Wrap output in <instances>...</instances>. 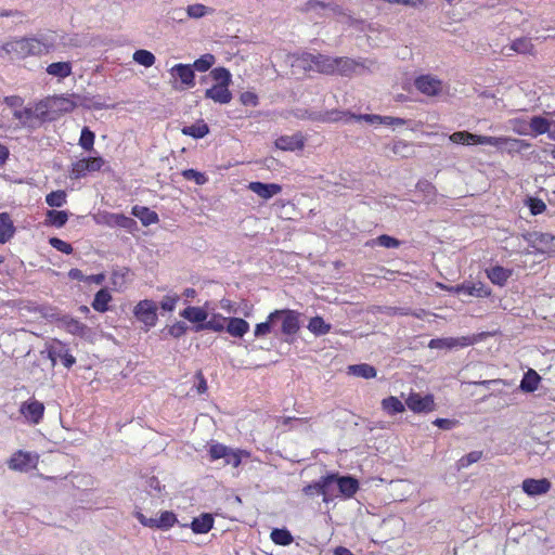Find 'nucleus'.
Instances as JSON below:
<instances>
[{
  "label": "nucleus",
  "mask_w": 555,
  "mask_h": 555,
  "mask_svg": "<svg viewBox=\"0 0 555 555\" xmlns=\"http://www.w3.org/2000/svg\"><path fill=\"white\" fill-rule=\"evenodd\" d=\"M214 525V517L211 514L204 513L198 517L193 518L191 529L194 533H207Z\"/></svg>",
  "instance_id": "bb28decb"
},
{
  "label": "nucleus",
  "mask_w": 555,
  "mask_h": 555,
  "mask_svg": "<svg viewBox=\"0 0 555 555\" xmlns=\"http://www.w3.org/2000/svg\"><path fill=\"white\" fill-rule=\"evenodd\" d=\"M177 521V517L172 512L165 511L162 513L160 517L157 518V529L167 530Z\"/></svg>",
  "instance_id": "5fc2aeb1"
},
{
  "label": "nucleus",
  "mask_w": 555,
  "mask_h": 555,
  "mask_svg": "<svg viewBox=\"0 0 555 555\" xmlns=\"http://www.w3.org/2000/svg\"><path fill=\"white\" fill-rule=\"evenodd\" d=\"M60 326L68 333L81 338L88 337L91 333L90 327L68 314H64V317L60 319Z\"/></svg>",
  "instance_id": "4468645a"
},
{
  "label": "nucleus",
  "mask_w": 555,
  "mask_h": 555,
  "mask_svg": "<svg viewBox=\"0 0 555 555\" xmlns=\"http://www.w3.org/2000/svg\"><path fill=\"white\" fill-rule=\"evenodd\" d=\"M541 376L532 369H529L520 380L519 388L524 392H533L537 390Z\"/></svg>",
  "instance_id": "c85d7f7f"
},
{
  "label": "nucleus",
  "mask_w": 555,
  "mask_h": 555,
  "mask_svg": "<svg viewBox=\"0 0 555 555\" xmlns=\"http://www.w3.org/2000/svg\"><path fill=\"white\" fill-rule=\"evenodd\" d=\"M49 244L56 250L66 255H70L74 250L70 244L59 237H50Z\"/></svg>",
  "instance_id": "0e129e2a"
},
{
  "label": "nucleus",
  "mask_w": 555,
  "mask_h": 555,
  "mask_svg": "<svg viewBox=\"0 0 555 555\" xmlns=\"http://www.w3.org/2000/svg\"><path fill=\"white\" fill-rule=\"evenodd\" d=\"M210 76L215 81H217V85H224L230 86L232 79H231V73L225 67H216L210 72Z\"/></svg>",
  "instance_id": "3c124183"
},
{
  "label": "nucleus",
  "mask_w": 555,
  "mask_h": 555,
  "mask_svg": "<svg viewBox=\"0 0 555 555\" xmlns=\"http://www.w3.org/2000/svg\"><path fill=\"white\" fill-rule=\"evenodd\" d=\"M7 52H14L21 57L29 56V41L28 38H21L18 40L7 43L4 47Z\"/></svg>",
  "instance_id": "e433bc0d"
},
{
  "label": "nucleus",
  "mask_w": 555,
  "mask_h": 555,
  "mask_svg": "<svg viewBox=\"0 0 555 555\" xmlns=\"http://www.w3.org/2000/svg\"><path fill=\"white\" fill-rule=\"evenodd\" d=\"M104 165V159L100 156L98 157H86L79 159L75 164L69 171V177L72 179H80L86 177L89 172H94L101 170Z\"/></svg>",
  "instance_id": "423d86ee"
},
{
  "label": "nucleus",
  "mask_w": 555,
  "mask_h": 555,
  "mask_svg": "<svg viewBox=\"0 0 555 555\" xmlns=\"http://www.w3.org/2000/svg\"><path fill=\"white\" fill-rule=\"evenodd\" d=\"M181 132L194 139H202L209 133V127L203 119H199L191 126H184Z\"/></svg>",
  "instance_id": "c756f323"
},
{
  "label": "nucleus",
  "mask_w": 555,
  "mask_h": 555,
  "mask_svg": "<svg viewBox=\"0 0 555 555\" xmlns=\"http://www.w3.org/2000/svg\"><path fill=\"white\" fill-rule=\"evenodd\" d=\"M271 540L282 546L289 545L293 542V535L286 528H274L271 531Z\"/></svg>",
  "instance_id": "a19ab883"
},
{
  "label": "nucleus",
  "mask_w": 555,
  "mask_h": 555,
  "mask_svg": "<svg viewBox=\"0 0 555 555\" xmlns=\"http://www.w3.org/2000/svg\"><path fill=\"white\" fill-rule=\"evenodd\" d=\"M530 146H531V144L526 140L504 137L503 146L501 149L506 150L507 153H509V154H514V153H520L521 151H526Z\"/></svg>",
  "instance_id": "f704fd0d"
},
{
  "label": "nucleus",
  "mask_w": 555,
  "mask_h": 555,
  "mask_svg": "<svg viewBox=\"0 0 555 555\" xmlns=\"http://www.w3.org/2000/svg\"><path fill=\"white\" fill-rule=\"evenodd\" d=\"M551 120L546 119L543 116H533L530 119V128L534 132V134H544L547 133L551 126Z\"/></svg>",
  "instance_id": "c03bdc74"
},
{
  "label": "nucleus",
  "mask_w": 555,
  "mask_h": 555,
  "mask_svg": "<svg viewBox=\"0 0 555 555\" xmlns=\"http://www.w3.org/2000/svg\"><path fill=\"white\" fill-rule=\"evenodd\" d=\"M94 139H95L94 132L91 131L89 129V127H83L81 130V133H80V138H79V145L85 151H91V150H93Z\"/></svg>",
  "instance_id": "603ef678"
},
{
  "label": "nucleus",
  "mask_w": 555,
  "mask_h": 555,
  "mask_svg": "<svg viewBox=\"0 0 555 555\" xmlns=\"http://www.w3.org/2000/svg\"><path fill=\"white\" fill-rule=\"evenodd\" d=\"M470 344L467 337L460 338H434L429 341L428 347L430 349H452L455 347H466Z\"/></svg>",
  "instance_id": "aec40b11"
},
{
  "label": "nucleus",
  "mask_w": 555,
  "mask_h": 555,
  "mask_svg": "<svg viewBox=\"0 0 555 555\" xmlns=\"http://www.w3.org/2000/svg\"><path fill=\"white\" fill-rule=\"evenodd\" d=\"M524 238L539 253H555V236L550 233L528 232L524 235Z\"/></svg>",
  "instance_id": "20e7f679"
},
{
  "label": "nucleus",
  "mask_w": 555,
  "mask_h": 555,
  "mask_svg": "<svg viewBox=\"0 0 555 555\" xmlns=\"http://www.w3.org/2000/svg\"><path fill=\"white\" fill-rule=\"evenodd\" d=\"M347 373L365 379L376 377V369L367 363L352 364L347 367Z\"/></svg>",
  "instance_id": "cd10ccee"
},
{
  "label": "nucleus",
  "mask_w": 555,
  "mask_h": 555,
  "mask_svg": "<svg viewBox=\"0 0 555 555\" xmlns=\"http://www.w3.org/2000/svg\"><path fill=\"white\" fill-rule=\"evenodd\" d=\"M29 56L30 55H44L54 50L55 41L54 38L48 35H40L37 37H29Z\"/></svg>",
  "instance_id": "9d476101"
},
{
  "label": "nucleus",
  "mask_w": 555,
  "mask_h": 555,
  "mask_svg": "<svg viewBox=\"0 0 555 555\" xmlns=\"http://www.w3.org/2000/svg\"><path fill=\"white\" fill-rule=\"evenodd\" d=\"M532 49L533 44L531 43V40L527 37L515 39L509 47V50L519 54L531 53Z\"/></svg>",
  "instance_id": "a18cd8bd"
},
{
  "label": "nucleus",
  "mask_w": 555,
  "mask_h": 555,
  "mask_svg": "<svg viewBox=\"0 0 555 555\" xmlns=\"http://www.w3.org/2000/svg\"><path fill=\"white\" fill-rule=\"evenodd\" d=\"M112 300V295L107 288H101L94 295V299L91 304L92 308L98 312H106L108 310V302Z\"/></svg>",
  "instance_id": "473e14b6"
},
{
  "label": "nucleus",
  "mask_w": 555,
  "mask_h": 555,
  "mask_svg": "<svg viewBox=\"0 0 555 555\" xmlns=\"http://www.w3.org/2000/svg\"><path fill=\"white\" fill-rule=\"evenodd\" d=\"M133 313L147 328L153 327L157 321V305L150 299L141 300L135 305Z\"/></svg>",
  "instance_id": "39448f33"
},
{
  "label": "nucleus",
  "mask_w": 555,
  "mask_h": 555,
  "mask_svg": "<svg viewBox=\"0 0 555 555\" xmlns=\"http://www.w3.org/2000/svg\"><path fill=\"white\" fill-rule=\"evenodd\" d=\"M331 324L326 323L323 318L317 315L310 319L308 330L315 336H322L331 331Z\"/></svg>",
  "instance_id": "58836bf2"
},
{
  "label": "nucleus",
  "mask_w": 555,
  "mask_h": 555,
  "mask_svg": "<svg viewBox=\"0 0 555 555\" xmlns=\"http://www.w3.org/2000/svg\"><path fill=\"white\" fill-rule=\"evenodd\" d=\"M527 205L533 216L540 215L546 209L545 203L537 197H529Z\"/></svg>",
  "instance_id": "69168bd1"
},
{
  "label": "nucleus",
  "mask_w": 555,
  "mask_h": 555,
  "mask_svg": "<svg viewBox=\"0 0 555 555\" xmlns=\"http://www.w3.org/2000/svg\"><path fill=\"white\" fill-rule=\"evenodd\" d=\"M47 73L59 79H64L72 75L70 62H54L48 65Z\"/></svg>",
  "instance_id": "7c9ffc66"
},
{
  "label": "nucleus",
  "mask_w": 555,
  "mask_h": 555,
  "mask_svg": "<svg viewBox=\"0 0 555 555\" xmlns=\"http://www.w3.org/2000/svg\"><path fill=\"white\" fill-rule=\"evenodd\" d=\"M416 89L426 95H437L442 89V82L430 75H423L415 79Z\"/></svg>",
  "instance_id": "f8f14e48"
},
{
  "label": "nucleus",
  "mask_w": 555,
  "mask_h": 555,
  "mask_svg": "<svg viewBox=\"0 0 555 555\" xmlns=\"http://www.w3.org/2000/svg\"><path fill=\"white\" fill-rule=\"evenodd\" d=\"M348 119L347 121L349 120H354V121H365L367 124H372V125H375V124H379L380 125V121H382V116L380 115H375V114H353V113H348Z\"/></svg>",
  "instance_id": "6e6d98bb"
},
{
  "label": "nucleus",
  "mask_w": 555,
  "mask_h": 555,
  "mask_svg": "<svg viewBox=\"0 0 555 555\" xmlns=\"http://www.w3.org/2000/svg\"><path fill=\"white\" fill-rule=\"evenodd\" d=\"M248 189L263 199H270L282 191V186L278 183H264L260 181L250 182Z\"/></svg>",
  "instance_id": "a211bd4d"
},
{
  "label": "nucleus",
  "mask_w": 555,
  "mask_h": 555,
  "mask_svg": "<svg viewBox=\"0 0 555 555\" xmlns=\"http://www.w3.org/2000/svg\"><path fill=\"white\" fill-rule=\"evenodd\" d=\"M108 223L111 225H116L122 229L128 230L129 232H132L137 230V221L130 217H127L122 214H112L108 219Z\"/></svg>",
  "instance_id": "72a5a7b5"
},
{
  "label": "nucleus",
  "mask_w": 555,
  "mask_h": 555,
  "mask_svg": "<svg viewBox=\"0 0 555 555\" xmlns=\"http://www.w3.org/2000/svg\"><path fill=\"white\" fill-rule=\"evenodd\" d=\"M441 289H444L449 293L457 294V295H466L474 297H487L490 295V291L485 286L483 283H462L454 286H447L443 284H438Z\"/></svg>",
  "instance_id": "0eeeda50"
},
{
  "label": "nucleus",
  "mask_w": 555,
  "mask_h": 555,
  "mask_svg": "<svg viewBox=\"0 0 555 555\" xmlns=\"http://www.w3.org/2000/svg\"><path fill=\"white\" fill-rule=\"evenodd\" d=\"M317 9H328L335 14H340L343 8L334 2H325L323 0H308L306 2V11H313Z\"/></svg>",
  "instance_id": "79ce46f5"
},
{
  "label": "nucleus",
  "mask_w": 555,
  "mask_h": 555,
  "mask_svg": "<svg viewBox=\"0 0 555 555\" xmlns=\"http://www.w3.org/2000/svg\"><path fill=\"white\" fill-rule=\"evenodd\" d=\"M188 330V324L183 321H179L168 327V334L175 338H180L186 333Z\"/></svg>",
  "instance_id": "774afa93"
},
{
  "label": "nucleus",
  "mask_w": 555,
  "mask_h": 555,
  "mask_svg": "<svg viewBox=\"0 0 555 555\" xmlns=\"http://www.w3.org/2000/svg\"><path fill=\"white\" fill-rule=\"evenodd\" d=\"M481 457H482L481 451H472V452L467 453L466 455L462 456L457 461V468L459 469L466 468L469 465L478 462Z\"/></svg>",
  "instance_id": "4d7b16f0"
},
{
  "label": "nucleus",
  "mask_w": 555,
  "mask_h": 555,
  "mask_svg": "<svg viewBox=\"0 0 555 555\" xmlns=\"http://www.w3.org/2000/svg\"><path fill=\"white\" fill-rule=\"evenodd\" d=\"M67 194L63 190L52 191L46 196V203L50 207H62L66 204Z\"/></svg>",
  "instance_id": "49530a36"
},
{
  "label": "nucleus",
  "mask_w": 555,
  "mask_h": 555,
  "mask_svg": "<svg viewBox=\"0 0 555 555\" xmlns=\"http://www.w3.org/2000/svg\"><path fill=\"white\" fill-rule=\"evenodd\" d=\"M302 492L307 496L323 495V501H331V477L327 475L322 476L318 481L304 487Z\"/></svg>",
  "instance_id": "9b49d317"
},
{
  "label": "nucleus",
  "mask_w": 555,
  "mask_h": 555,
  "mask_svg": "<svg viewBox=\"0 0 555 555\" xmlns=\"http://www.w3.org/2000/svg\"><path fill=\"white\" fill-rule=\"evenodd\" d=\"M225 321L227 318L220 314H214L210 320H205L204 324L195 325L193 330L195 332H202L205 330L214 331L220 333L225 330Z\"/></svg>",
  "instance_id": "393cba45"
},
{
  "label": "nucleus",
  "mask_w": 555,
  "mask_h": 555,
  "mask_svg": "<svg viewBox=\"0 0 555 555\" xmlns=\"http://www.w3.org/2000/svg\"><path fill=\"white\" fill-rule=\"evenodd\" d=\"M551 481L546 478L533 479L527 478L522 481V490L530 496H537L546 493L551 489Z\"/></svg>",
  "instance_id": "dca6fc26"
},
{
  "label": "nucleus",
  "mask_w": 555,
  "mask_h": 555,
  "mask_svg": "<svg viewBox=\"0 0 555 555\" xmlns=\"http://www.w3.org/2000/svg\"><path fill=\"white\" fill-rule=\"evenodd\" d=\"M38 463V456L29 452L17 451L10 459L8 465L12 470L29 472L35 468Z\"/></svg>",
  "instance_id": "6e6552de"
},
{
  "label": "nucleus",
  "mask_w": 555,
  "mask_h": 555,
  "mask_svg": "<svg viewBox=\"0 0 555 555\" xmlns=\"http://www.w3.org/2000/svg\"><path fill=\"white\" fill-rule=\"evenodd\" d=\"M241 454H242V452L240 450L235 451L230 448L229 451L227 452L224 460H223L224 465H232L233 467H238L242 462Z\"/></svg>",
  "instance_id": "338daca9"
},
{
  "label": "nucleus",
  "mask_w": 555,
  "mask_h": 555,
  "mask_svg": "<svg viewBox=\"0 0 555 555\" xmlns=\"http://www.w3.org/2000/svg\"><path fill=\"white\" fill-rule=\"evenodd\" d=\"M278 313L271 312L264 322L258 323L255 327L254 335L256 337H262L271 333L276 325Z\"/></svg>",
  "instance_id": "ea45409f"
},
{
  "label": "nucleus",
  "mask_w": 555,
  "mask_h": 555,
  "mask_svg": "<svg viewBox=\"0 0 555 555\" xmlns=\"http://www.w3.org/2000/svg\"><path fill=\"white\" fill-rule=\"evenodd\" d=\"M46 216H47L46 224L52 225L55 228L64 227L68 220V212L65 210L51 209V210L47 211Z\"/></svg>",
  "instance_id": "4c0bfd02"
},
{
  "label": "nucleus",
  "mask_w": 555,
  "mask_h": 555,
  "mask_svg": "<svg viewBox=\"0 0 555 555\" xmlns=\"http://www.w3.org/2000/svg\"><path fill=\"white\" fill-rule=\"evenodd\" d=\"M503 139H504V137H488V135L476 134V144L502 147Z\"/></svg>",
  "instance_id": "e2e57ef3"
},
{
  "label": "nucleus",
  "mask_w": 555,
  "mask_h": 555,
  "mask_svg": "<svg viewBox=\"0 0 555 555\" xmlns=\"http://www.w3.org/2000/svg\"><path fill=\"white\" fill-rule=\"evenodd\" d=\"M131 214L140 219L142 224L145 227L157 223L159 220L158 215L154 210H151L149 207L144 206H133Z\"/></svg>",
  "instance_id": "b1692460"
},
{
  "label": "nucleus",
  "mask_w": 555,
  "mask_h": 555,
  "mask_svg": "<svg viewBox=\"0 0 555 555\" xmlns=\"http://www.w3.org/2000/svg\"><path fill=\"white\" fill-rule=\"evenodd\" d=\"M405 404L415 413L431 412L436 406L433 395L421 396L417 392H411L405 400Z\"/></svg>",
  "instance_id": "1a4fd4ad"
},
{
  "label": "nucleus",
  "mask_w": 555,
  "mask_h": 555,
  "mask_svg": "<svg viewBox=\"0 0 555 555\" xmlns=\"http://www.w3.org/2000/svg\"><path fill=\"white\" fill-rule=\"evenodd\" d=\"M305 145L300 134L281 135L275 140V146L283 151L300 150Z\"/></svg>",
  "instance_id": "4be33fe9"
},
{
  "label": "nucleus",
  "mask_w": 555,
  "mask_h": 555,
  "mask_svg": "<svg viewBox=\"0 0 555 555\" xmlns=\"http://www.w3.org/2000/svg\"><path fill=\"white\" fill-rule=\"evenodd\" d=\"M374 244L385 248H398L401 245V242L390 235L382 234L374 240Z\"/></svg>",
  "instance_id": "680f3d73"
},
{
  "label": "nucleus",
  "mask_w": 555,
  "mask_h": 555,
  "mask_svg": "<svg viewBox=\"0 0 555 555\" xmlns=\"http://www.w3.org/2000/svg\"><path fill=\"white\" fill-rule=\"evenodd\" d=\"M146 488L151 496L160 498L163 495L164 486H162L157 477H150L146 480Z\"/></svg>",
  "instance_id": "13d9d810"
},
{
  "label": "nucleus",
  "mask_w": 555,
  "mask_h": 555,
  "mask_svg": "<svg viewBox=\"0 0 555 555\" xmlns=\"http://www.w3.org/2000/svg\"><path fill=\"white\" fill-rule=\"evenodd\" d=\"M450 141L456 144H476V134L470 133L468 131H456L453 132L450 137Z\"/></svg>",
  "instance_id": "de8ad7c7"
},
{
  "label": "nucleus",
  "mask_w": 555,
  "mask_h": 555,
  "mask_svg": "<svg viewBox=\"0 0 555 555\" xmlns=\"http://www.w3.org/2000/svg\"><path fill=\"white\" fill-rule=\"evenodd\" d=\"M180 315L195 325L204 324L208 313L201 307L189 306L180 312Z\"/></svg>",
  "instance_id": "5701e85b"
},
{
  "label": "nucleus",
  "mask_w": 555,
  "mask_h": 555,
  "mask_svg": "<svg viewBox=\"0 0 555 555\" xmlns=\"http://www.w3.org/2000/svg\"><path fill=\"white\" fill-rule=\"evenodd\" d=\"M20 412L33 424H38L43 417L44 404L37 400H28L22 403Z\"/></svg>",
  "instance_id": "ddd939ff"
},
{
  "label": "nucleus",
  "mask_w": 555,
  "mask_h": 555,
  "mask_svg": "<svg viewBox=\"0 0 555 555\" xmlns=\"http://www.w3.org/2000/svg\"><path fill=\"white\" fill-rule=\"evenodd\" d=\"M155 55L147 50H137L133 53V61L145 67H151L155 63Z\"/></svg>",
  "instance_id": "09e8293b"
},
{
  "label": "nucleus",
  "mask_w": 555,
  "mask_h": 555,
  "mask_svg": "<svg viewBox=\"0 0 555 555\" xmlns=\"http://www.w3.org/2000/svg\"><path fill=\"white\" fill-rule=\"evenodd\" d=\"M512 270L506 269L501 266H494L487 270V275L489 280L499 286L505 285L507 280L512 276Z\"/></svg>",
  "instance_id": "a878e982"
},
{
  "label": "nucleus",
  "mask_w": 555,
  "mask_h": 555,
  "mask_svg": "<svg viewBox=\"0 0 555 555\" xmlns=\"http://www.w3.org/2000/svg\"><path fill=\"white\" fill-rule=\"evenodd\" d=\"M335 74L351 75L359 66L358 62L349 57H335Z\"/></svg>",
  "instance_id": "c9c22d12"
},
{
  "label": "nucleus",
  "mask_w": 555,
  "mask_h": 555,
  "mask_svg": "<svg viewBox=\"0 0 555 555\" xmlns=\"http://www.w3.org/2000/svg\"><path fill=\"white\" fill-rule=\"evenodd\" d=\"M181 175L185 180H193L197 185H203L208 181L205 173L195 169H184Z\"/></svg>",
  "instance_id": "bf43d9fd"
},
{
  "label": "nucleus",
  "mask_w": 555,
  "mask_h": 555,
  "mask_svg": "<svg viewBox=\"0 0 555 555\" xmlns=\"http://www.w3.org/2000/svg\"><path fill=\"white\" fill-rule=\"evenodd\" d=\"M225 331L233 337H243L249 331V323L242 318H227Z\"/></svg>",
  "instance_id": "412c9836"
},
{
  "label": "nucleus",
  "mask_w": 555,
  "mask_h": 555,
  "mask_svg": "<svg viewBox=\"0 0 555 555\" xmlns=\"http://www.w3.org/2000/svg\"><path fill=\"white\" fill-rule=\"evenodd\" d=\"M55 106L60 111L70 112L74 109L75 104L73 101L64 96L47 99L36 104L35 108L33 109V118H36L40 121H46L49 118V109Z\"/></svg>",
  "instance_id": "f257e3e1"
},
{
  "label": "nucleus",
  "mask_w": 555,
  "mask_h": 555,
  "mask_svg": "<svg viewBox=\"0 0 555 555\" xmlns=\"http://www.w3.org/2000/svg\"><path fill=\"white\" fill-rule=\"evenodd\" d=\"M305 60H308L310 63H313L315 65V70L319 73L326 75L335 74V57L318 53L307 54Z\"/></svg>",
  "instance_id": "2eb2a0df"
},
{
  "label": "nucleus",
  "mask_w": 555,
  "mask_h": 555,
  "mask_svg": "<svg viewBox=\"0 0 555 555\" xmlns=\"http://www.w3.org/2000/svg\"><path fill=\"white\" fill-rule=\"evenodd\" d=\"M327 476L331 477V498L334 496L335 488L345 498H352L359 490V481L353 476H340L338 473H330Z\"/></svg>",
  "instance_id": "7ed1b4c3"
},
{
  "label": "nucleus",
  "mask_w": 555,
  "mask_h": 555,
  "mask_svg": "<svg viewBox=\"0 0 555 555\" xmlns=\"http://www.w3.org/2000/svg\"><path fill=\"white\" fill-rule=\"evenodd\" d=\"M215 56L210 53H206L202 55L199 59L195 60L192 64V68L197 72H207L215 64Z\"/></svg>",
  "instance_id": "8fccbe9b"
},
{
  "label": "nucleus",
  "mask_w": 555,
  "mask_h": 555,
  "mask_svg": "<svg viewBox=\"0 0 555 555\" xmlns=\"http://www.w3.org/2000/svg\"><path fill=\"white\" fill-rule=\"evenodd\" d=\"M15 228L7 212L0 214V243H7L14 234Z\"/></svg>",
  "instance_id": "2f4dec72"
},
{
  "label": "nucleus",
  "mask_w": 555,
  "mask_h": 555,
  "mask_svg": "<svg viewBox=\"0 0 555 555\" xmlns=\"http://www.w3.org/2000/svg\"><path fill=\"white\" fill-rule=\"evenodd\" d=\"M170 74L188 88L195 86V73L191 64H177L170 69Z\"/></svg>",
  "instance_id": "f3484780"
},
{
  "label": "nucleus",
  "mask_w": 555,
  "mask_h": 555,
  "mask_svg": "<svg viewBox=\"0 0 555 555\" xmlns=\"http://www.w3.org/2000/svg\"><path fill=\"white\" fill-rule=\"evenodd\" d=\"M230 448L225 447L224 444H221V443H212L209 446V456H210V460L211 461H217V460H224L225 455H227V452L229 451Z\"/></svg>",
  "instance_id": "052dcab7"
},
{
  "label": "nucleus",
  "mask_w": 555,
  "mask_h": 555,
  "mask_svg": "<svg viewBox=\"0 0 555 555\" xmlns=\"http://www.w3.org/2000/svg\"><path fill=\"white\" fill-rule=\"evenodd\" d=\"M211 11V9L207 8L204 4L195 3L186 8L185 14L190 18H201Z\"/></svg>",
  "instance_id": "864d4df0"
},
{
  "label": "nucleus",
  "mask_w": 555,
  "mask_h": 555,
  "mask_svg": "<svg viewBox=\"0 0 555 555\" xmlns=\"http://www.w3.org/2000/svg\"><path fill=\"white\" fill-rule=\"evenodd\" d=\"M273 313L276 315V324L280 322V334L288 337L295 335L300 328L299 317L300 313L296 310L281 309L274 310ZM288 341V338H285Z\"/></svg>",
  "instance_id": "f03ea898"
},
{
  "label": "nucleus",
  "mask_w": 555,
  "mask_h": 555,
  "mask_svg": "<svg viewBox=\"0 0 555 555\" xmlns=\"http://www.w3.org/2000/svg\"><path fill=\"white\" fill-rule=\"evenodd\" d=\"M205 98L219 104H228L232 100V93L229 86L216 83L205 91Z\"/></svg>",
  "instance_id": "6ab92c4d"
},
{
  "label": "nucleus",
  "mask_w": 555,
  "mask_h": 555,
  "mask_svg": "<svg viewBox=\"0 0 555 555\" xmlns=\"http://www.w3.org/2000/svg\"><path fill=\"white\" fill-rule=\"evenodd\" d=\"M383 409L390 415L404 411V404L396 397H388L382 401Z\"/></svg>",
  "instance_id": "37998d69"
}]
</instances>
